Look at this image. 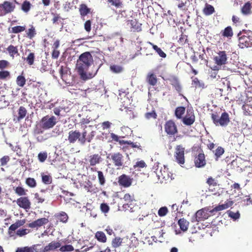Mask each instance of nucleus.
I'll use <instances>...</instances> for the list:
<instances>
[{"label":"nucleus","mask_w":252,"mask_h":252,"mask_svg":"<svg viewBox=\"0 0 252 252\" xmlns=\"http://www.w3.org/2000/svg\"><path fill=\"white\" fill-rule=\"evenodd\" d=\"M94 62L93 58L89 52H86L81 54L77 61L76 69L80 78L84 80L93 78L94 74L87 73V71Z\"/></svg>","instance_id":"nucleus-1"},{"label":"nucleus","mask_w":252,"mask_h":252,"mask_svg":"<svg viewBox=\"0 0 252 252\" xmlns=\"http://www.w3.org/2000/svg\"><path fill=\"white\" fill-rule=\"evenodd\" d=\"M211 119L216 126H226L230 122L229 115L226 112H223L220 117L217 113H212Z\"/></svg>","instance_id":"nucleus-2"},{"label":"nucleus","mask_w":252,"mask_h":252,"mask_svg":"<svg viewBox=\"0 0 252 252\" xmlns=\"http://www.w3.org/2000/svg\"><path fill=\"white\" fill-rule=\"evenodd\" d=\"M239 45L242 48L252 47V31H244V34L239 37Z\"/></svg>","instance_id":"nucleus-3"},{"label":"nucleus","mask_w":252,"mask_h":252,"mask_svg":"<svg viewBox=\"0 0 252 252\" xmlns=\"http://www.w3.org/2000/svg\"><path fill=\"white\" fill-rule=\"evenodd\" d=\"M107 158L110 159L112 164L117 169L124 165V157L120 152L110 153L107 156Z\"/></svg>","instance_id":"nucleus-4"},{"label":"nucleus","mask_w":252,"mask_h":252,"mask_svg":"<svg viewBox=\"0 0 252 252\" xmlns=\"http://www.w3.org/2000/svg\"><path fill=\"white\" fill-rule=\"evenodd\" d=\"M15 4L12 2L5 0L0 4V17L4 16L13 12L15 9Z\"/></svg>","instance_id":"nucleus-5"},{"label":"nucleus","mask_w":252,"mask_h":252,"mask_svg":"<svg viewBox=\"0 0 252 252\" xmlns=\"http://www.w3.org/2000/svg\"><path fill=\"white\" fill-rule=\"evenodd\" d=\"M165 132L169 137L174 136L178 132L177 126L174 121H166L164 126Z\"/></svg>","instance_id":"nucleus-6"},{"label":"nucleus","mask_w":252,"mask_h":252,"mask_svg":"<svg viewBox=\"0 0 252 252\" xmlns=\"http://www.w3.org/2000/svg\"><path fill=\"white\" fill-rule=\"evenodd\" d=\"M174 157L176 161L180 165L185 163V148L182 145H177L175 150Z\"/></svg>","instance_id":"nucleus-7"},{"label":"nucleus","mask_w":252,"mask_h":252,"mask_svg":"<svg viewBox=\"0 0 252 252\" xmlns=\"http://www.w3.org/2000/svg\"><path fill=\"white\" fill-rule=\"evenodd\" d=\"M56 123V119L53 116L50 117L48 115H46L41 120V126L44 129L52 128Z\"/></svg>","instance_id":"nucleus-8"},{"label":"nucleus","mask_w":252,"mask_h":252,"mask_svg":"<svg viewBox=\"0 0 252 252\" xmlns=\"http://www.w3.org/2000/svg\"><path fill=\"white\" fill-rule=\"evenodd\" d=\"M132 182L133 178L125 174L120 175L118 178L119 185L125 188L130 187Z\"/></svg>","instance_id":"nucleus-9"},{"label":"nucleus","mask_w":252,"mask_h":252,"mask_svg":"<svg viewBox=\"0 0 252 252\" xmlns=\"http://www.w3.org/2000/svg\"><path fill=\"white\" fill-rule=\"evenodd\" d=\"M195 120L194 111L192 108L188 109L186 116L182 118L183 124L186 126H191Z\"/></svg>","instance_id":"nucleus-10"},{"label":"nucleus","mask_w":252,"mask_h":252,"mask_svg":"<svg viewBox=\"0 0 252 252\" xmlns=\"http://www.w3.org/2000/svg\"><path fill=\"white\" fill-rule=\"evenodd\" d=\"M103 160L101 155L99 154H94L89 156L86 161L89 164L90 166L94 167L100 163Z\"/></svg>","instance_id":"nucleus-11"},{"label":"nucleus","mask_w":252,"mask_h":252,"mask_svg":"<svg viewBox=\"0 0 252 252\" xmlns=\"http://www.w3.org/2000/svg\"><path fill=\"white\" fill-rule=\"evenodd\" d=\"M227 55L224 51H219L217 55L214 57V60L216 64L222 65L226 64L227 62Z\"/></svg>","instance_id":"nucleus-12"},{"label":"nucleus","mask_w":252,"mask_h":252,"mask_svg":"<svg viewBox=\"0 0 252 252\" xmlns=\"http://www.w3.org/2000/svg\"><path fill=\"white\" fill-rule=\"evenodd\" d=\"M86 127L87 126H85V128H84V130L81 133V135L80 136V138L79 139V142L82 145L85 144L86 141L89 143L91 142L95 135V131H92L90 134L87 136V131L85 129Z\"/></svg>","instance_id":"nucleus-13"},{"label":"nucleus","mask_w":252,"mask_h":252,"mask_svg":"<svg viewBox=\"0 0 252 252\" xmlns=\"http://www.w3.org/2000/svg\"><path fill=\"white\" fill-rule=\"evenodd\" d=\"M16 203L19 207L27 211L31 208V202L28 197H20L17 199Z\"/></svg>","instance_id":"nucleus-14"},{"label":"nucleus","mask_w":252,"mask_h":252,"mask_svg":"<svg viewBox=\"0 0 252 252\" xmlns=\"http://www.w3.org/2000/svg\"><path fill=\"white\" fill-rule=\"evenodd\" d=\"M127 25L130 28L131 32H139L142 31V24L135 19L128 20L126 22Z\"/></svg>","instance_id":"nucleus-15"},{"label":"nucleus","mask_w":252,"mask_h":252,"mask_svg":"<svg viewBox=\"0 0 252 252\" xmlns=\"http://www.w3.org/2000/svg\"><path fill=\"white\" fill-rule=\"evenodd\" d=\"M206 164V161L205 159V156L202 151V153H199L194 158V165L196 167L202 168L204 167Z\"/></svg>","instance_id":"nucleus-16"},{"label":"nucleus","mask_w":252,"mask_h":252,"mask_svg":"<svg viewBox=\"0 0 252 252\" xmlns=\"http://www.w3.org/2000/svg\"><path fill=\"white\" fill-rule=\"evenodd\" d=\"M49 220L47 218H42L40 219H38L31 223H29L28 224V226L29 227L32 228H38V227H40L47 223H48Z\"/></svg>","instance_id":"nucleus-17"},{"label":"nucleus","mask_w":252,"mask_h":252,"mask_svg":"<svg viewBox=\"0 0 252 252\" xmlns=\"http://www.w3.org/2000/svg\"><path fill=\"white\" fill-rule=\"evenodd\" d=\"M234 202L231 200H227L224 204L219 205L218 206L214 208L210 212L213 213L214 212H219L228 208L232 206Z\"/></svg>","instance_id":"nucleus-18"},{"label":"nucleus","mask_w":252,"mask_h":252,"mask_svg":"<svg viewBox=\"0 0 252 252\" xmlns=\"http://www.w3.org/2000/svg\"><path fill=\"white\" fill-rule=\"evenodd\" d=\"M81 133L78 130H70L68 132V140L70 143H74L77 140L79 141Z\"/></svg>","instance_id":"nucleus-19"},{"label":"nucleus","mask_w":252,"mask_h":252,"mask_svg":"<svg viewBox=\"0 0 252 252\" xmlns=\"http://www.w3.org/2000/svg\"><path fill=\"white\" fill-rule=\"evenodd\" d=\"M61 246V244L59 242L52 241L48 245L46 246L43 250V252H48L57 250Z\"/></svg>","instance_id":"nucleus-20"},{"label":"nucleus","mask_w":252,"mask_h":252,"mask_svg":"<svg viewBox=\"0 0 252 252\" xmlns=\"http://www.w3.org/2000/svg\"><path fill=\"white\" fill-rule=\"evenodd\" d=\"M79 12L81 17H84L87 15L92 13L91 8H89L85 3H81L80 5Z\"/></svg>","instance_id":"nucleus-21"},{"label":"nucleus","mask_w":252,"mask_h":252,"mask_svg":"<svg viewBox=\"0 0 252 252\" xmlns=\"http://www.w3.org/2000/svg\"><path fill=\"white\" fill-rule=\"evenodd\" d=\"M6 50L10 57L12 59H13L15 57L19 56L20 55L18 46H15L12 44H10L7 47Z\"/></svg>","instance_id":"nucleus-22"},{"label":"nucleus","mask_w":252,"mask_h":252,"mask_svg":"<svg viewBox=\"0 0 252 252\" xmlns=\"http://www.w3.org/2000/svg\"><path fill=\"white\" fill-rule=\"evenodd\" d=\"M170 84L174 87L175 90L178 92L180 93L182 91V86L180 84V83L176 77H173L171 78L170 80Z\"/></svg>","instance_id":"nucleus-23"},{"label":"nucleus","mask_w":252,"mask_h":252,"mask_svg":"<svg viewBox=\"0 0 252 252\" xmlns=\"http://www.w3.org/2000/svg\"><path fill=\"white\" fill-rule=\"evenodd\" d=\"M207 218V214L202 209L197 211L195 213V221H200Z\"/></svg>","instance_id":"nucleus-24"},{"label":"nucleus","mask_w":252,"mask_h":252,"mask_svg":"<svg viewBox=\"0 0 252 252\" xmlns=\"http://www.w3.org/2000/svg\"><path fill=\"white\" fill-rule=\"evenodd\" d=\"M36 31L35 27L32 25L30 28L26 31V36L30 39H32L36 35Z\"/></svg>","instance_id":"nucleus-25"},{"label":"nucleus","mask_w":252,"mask_h":252,"mask_svg":"<svg viewBox=\"0 0 252 252\" xmlns=\"http://www.w3.org/2000/svg\"><path fill=\"white\" fill-rule=\"evenodd\" d=\"M55 217L58 220L63 223H66L67 222L68 216L64 212H61L55 215Z\"/></svg>","instance_id":"nucleus-26"},{"label":"nucleus","mask_w":252,"mask_h":252,"mask_svg":"<svg viewBox=\"0 0 252 252\" xmlns=\"http://www.w3.org/2000/svg\"><path fill=\"white\" fill-rule=\"evenodd\" d=\"M178 225L180 226V229L183 231H186L189 227V222L187 221L185 219H180L178 221Z\"/></svg>","instance_id":"nucleus-27"},{"label":"nucleus","mask_w":252,"mask_h":252,"mask_svg":"<svg viewBox=\"0 0 252 252\" xmlns=\"http://www.w3.org/2000/svg\"><path fill=\"white\" fill-rule=\"evenodd\" d=\"M68 72L70 71L67 67H64L63 66H61L59 70V73L62 80L66 83H67L66 80Z\"/></svg>","instance_id":"nucleus-28"},{"label":"nucleus","mask_w":252,"mask_h":252,"mask_svg":"<svg viewBox=\"0 0 252 252\" xmlns=\"http://www.w3.org/2000/svg\"><path fill=\"white\" fill-rule=\"evenodd\" d=\"M16 252H38L36 246L33 245L32 247H25L23 248H18Z\"/></svg>","instance_id":"nucleus-29"},{"label":"nucleus","mask_w":252,"mask_h":252,"mask_svg":"<svg viewBox=\"0 0 252 252\" xmlns=\"http://www.w3.org/2000/svg\"><path fill=\"white\" fill-rule=\"evenodd\" d=\"M214 7L211 4L206 3L204 8L203 9L204 14L209 16L215 12Z\"/></svg>","instance_id":"nucleus-30"},{"label":"nucleus","mask_w":252,"mask_h":252,"mask_svg":"<svg viewBox=\"0 0 252 252\" xmlns=\"http://www.w3.org/2000/svg\"><path fill=\"white\" fill-rule=\"evenodd\" d=\"M252 3L248 1L245 3L241 8V12L244 15H248L251 13Z\"/></svg>","instance_id":"nucleus-31"},{"label":"nucleus","mask_w":252,"mask_h":252,"mask_svg":"<svg viewBox=\"0 0 252 252\" xmlns=\"http://www.w3.org/2000/svg\"><path fill=\"white\" fill-rule=\"evenodd\" d=\"M186 108L183 106L177 107L175 111V115L177 119H181L183 118V116L185 114Z\"/></svg>","instance_id":"nucleus-32"},{"label":"nucleus","mask_w":252,"mask_h":252,"mask_svg":"<svg viewBox=\"0 0 252 252\" xmlns=\"http://www.w3.org/2000/svg\"><path fill=\"white\" fill-rule=\"evenodd\" d=\"M222 36L227 38H231L233 35L232 29L230 26H228L221 32Z\"/></svg>","instance_id":"nucleus-33"},{"label":"nucleus","mask_w":252,"mask_h":252,"mask_svg":"<svg viewBox=\"0 0 252 252\" xmlns=\"http://www.w3.org/2000/svg\"><path fill=\"white\" fill-rule=\"evenodd\" d=\"M123 199L126 202V203L123 205V207L126 209L127 207H129L128 203H131L134 200V195L128 193H126L124 196Z\"/></svg>","instance_id":"nucleus-34"},{"label":"nucleus","mask_w":252,"mask_h":252,"mask_svg":"<svg viewBox=\"0 0 252 252\" xmlns=\"http://www.w3.org/2000/svg\"><path fill=\"white\" fill-rule=\"evenodd\" d=\"M148 44L151 45L154 50L158 53V54L161 58H165L166 57V54L157 45L154 44L151 42H148Z\"/></svg>","instance_id":"nucleus-35"},{"label":"nucleus","mask_w":252,"mask_h":252,"mask_svg":"<svg viewBox=\"0 0 252 252\" xmlns=\"http://www.w3.org/2000/svg\"><path fill=\"white\" fill-rule=\"evenodd\" d=\"M25 223L24 220H19L17 221L15 223L11 224L8 228L9 232L10 231H14L16 230L18 228L22 226Z\"/></svg>","instance_id":"nucleus-36"},{"label":"nucleus","mask_w":252,"mask_h":252,"mask_svg":"<svg viewBox=\"0 0 252 252\" xmlns=\"http://www.w3.org/2000/svg\"><path fill=\"white\" fill-rule=\"evenodd\" d=\"M108 3L110 4L111 6H113L116 8H121L123 7V3L122 0H107Z\"/></svg>","instance_id":"nucleus-37"},{"label":"nucleus","mask_w":252,"mask_h":252,"mask_svg":"<svg viewBox=\"0 0 252 252\" xmlns=\"http://www.w3.org/2000/svg\"><path fill=\"white\" fill-rule=\"evenodd\" d=\"M32 7L31 3L28 0H25L21 5V10L26 13H28Z\"/></svg>","instance_id":"nucleus-38"},{"label":"nucleus","mask_w":252,"mask_h":252,"mask_svg":"<svg viewBox=\"0 0 252 252\" xmlns=\"http://www.w3.org/2000/svg\"><path fill=\"white\" fill-rule=\"evenodd\" d=\"M95 237L99 242L102 243H105L107 240L106 236L102 231H97L95 234Z\"/></svg>","instance_id":"nucleus-39"},{"label":"nucleus","mask_w":252,"mask_h":252,"mask_svg":"<svg viewBox=\"0 0 252 252\" xmlns=\"http://www.w3.org/2000/svg\"><path fill=\"white\" fill-rule=\"evenodd\" d=\"M147 80L148 83L152 86L156 85L158 81L156 75L153 73L149 74L147 76Z\"/></svg>","instance_id":"nucleus-40"},{"label":"nucleus","mask_w":252,"mask_h":252,"mask_svg":"<svg viewBox=\"0 0 252 252\" xmlns=\"http://www.w3.org/2000/svg\"><path fill=\"white\" fill-rule=\"evenodd\" d=\"M28 51H30V50H28ZM34 59H35L34 53L33 52H30L28 56L25 59V60L26 61V62L29 65H32L34 63Z\"/></svg>","instance_id":"nucleus-41"},{"label":"nucleus","mask_w":252,"mask_h":252,"mask_svg":"<svg viewBox=\"0 0 252 252\" xmlns=\"http://www.w3.org/2000/svg\"><path fill=\"white\" fill-rule=\"evenodd\" d=\"M27 113V111L26 109L24 106H20L18 111V116L17 117V120L18 121H20L21 120L24 119L26 116Z\"/></svg>","instance_id":"nucleus-42"},{"label":"nucleus","mask_w":252,"mask_h":252,"mask_svg":"<svg viewBox=\"0 0 252 252\" xmlns=\"http://www.w3.org/2000/svg\"><path fill=\"white\" fill-rule=\"evenodd\" d=\"M244 115L251 116L252 112V106L248 104H244L242 106Z\"/></svg>","instance_id":"nucleus-43"},{"label":"nucleus","mask_w":252,"mask_h":252,"mask_svg":"<svg viewBox=\"0 0 252 252\" xmlns=\"http://www.w3.org/2000/svg\"><path fill=\"white\" fill-rule=\"evenodd\" d=\"M213 152L215 154V160L217 161L219 158L224 154V150L222 147L219 146L215 151H213Z\"/></svg>","instance_id":"nucleus-44"},{"label":"nucleus","mask_w":252,"mask_h":252,"mask_svg":"<svg viewBox=\"0 0 252 252\" xmlns=\"http://www.w3.org/2000/svg\"><path fill=\"white\" fill-rule=\"evenodd\" d=\"M10 73L8 70H1L0 71V80H7L10 79Z\"/></svg>","instance_id":"nucleus-45"},{"label":"nucleus","mask_w":252,"mask_h":252,"mask_svg":"<svg viewBox=\"0 0 252 252\" xmlns=\"http://www.w3.org/2000/svg\"><path fill=\"white\" fill-rule=\"evenodd\" d=\"M16 81L18 86L23 87L26 84V79L23 75H21L17 76Z\"/></svg>","instance_id":"nucleus-46"},{"label":"nucleus","mask_w":252,"mask_h":252,"mask_svg":"<svg viewBox=\"0 0 252 252\" xmlns=\"http://www.w3.org/2000/svg\"><path fill=\"white\" fill-rule=\"evenodd\" d=\"M98 182L100 185L103 186L106 183L105 176L101 171H97Z\"/></svg>","instance_id":"nucleus-47"},{"label":"nucleus","mask_w":252,"mask_h":252,"mask_svg":"<svg viewBox=\"0 0 252 252\" xmlns=\"http://www.w3.org/2000/svg\"><path fill=\"white\" fill-rule=\"evenodd\" d=\"M25 183L28 186L32 188H35L37 185L35 180L31 177L27 178Z\"/></svg>","instance_id":"nucleus-48"},{"label":"nucleus","mask_w":252,"mask_h":252,"mask_svg":"<svg viewBox=\"0 0 252 252\" xmlns=\"http://www.w3.org/2000/svg\"><path fill=\"white\" fill-rule=\"evenodd\" d=\"M110 68L111 71L115 73H121L123 70V67L119 65H111Z\"/></svg>","instance_id":"nucleus-49"},{"label":"nucleus","mask_w":252,"mask_h":252,"mask_svg":"<svg viewBox=\"0 0 252 252\" xmlns=\"http://www.w3.org/2000/svg\"><path fill=\"white\" fill-rule=\"evenodd\" d=\"M123 239L120 237H116L112 241V246L114 248L120 247L122 243Z\"/></svg>","instance_id":"nucleus-50"},{"label":"nucleus","mask_w":252,"mask_h":252,"mask_svg":"<svg viewBox=\"0 0 252 252\" xmlns=\"http://www.w3.org/2000/svg\"><path fill=\"white\" fill-rule=\"evenodd\" d=\"M42 177V182L46 185H49L52 183V178L49 175H44L43 174L41 175Z\"/></svg>","instance_id":"nucleus-51"},{"label":"nucleus","mask_w":252,"mask_h":252,"mask_svg":"<svg viewBox=\"0 0 252 252\" xmlns=\"http://www.w3.org/2000/svg\"><path fill=\"white\" fill-rule=\"evenodd\" d=\"M157 114L155 110H152L151 112H147L145 114V117L147 120L151 119H156L157 118Z\"/></svg>","instance_id":"nucleus-52"},{"label":"nucleus","mask_w":252,"mask_h":252,"mask_svg":"<svg viewBox=\"0 0 252 252\" xmlns=\"http://www.w3.org/2000/svg\"><path fill=\"white\" fill-rule=\"evenodd\" d=\"M26 30V26H17L12 28V32L18 33L24 31Z\"/></svg>","instance_id":"nucleus-53"},{"label":"nucleus","mask_w":252,"mask_h":252,"mask_svg":"<svg viewBox=\"0 0 252 252\" xmlns=\"http://www.w3.org/2000/svg\"><path fill=\"white\" fill-rule=\"evenodd\" d=\"M59 248V250L62 252H71L74 250L73 247L71 245H64L62 247L61 246Z\"/></svg>","instance_id":"nucleus-54"},{"label":"nucleus","mask_w":252,"mask_h":252,"mask_svg":"<svg viewBox=\"0 0 252 252\" xmlns=\"http://www.w3.org/2000/svg\"><path fill=\"white\" fill-rule=\"evenodd\" d=\"M15 193L19 196H23L26 194L27 190L23 187H17L14 189Z\"/></svg>","instance_id":"nucleus-55"},{"label":"nucleus","mask_w":252,"mask_h":252,"mask_svg":"<svg viewBox=\"0 0 252 252\" xmlns=\"http://www.w3.org/2000/svg\"><path fill=\"white\" fill-rule=\"evenodd\" d=\"M206 183L208 184V185L209 187H215L217 186H219V184H218V182L212 177H209Z\"/></svg>","instance_id":"nucleus-56"},{"label":"nucleus","mask_w":252,"mask_h":252,"mask_svg":"<svg viewBox=\"0 0 252 252\" xmlns=\"http://www.w3.org/2000/svg\"><path fill=\"white\" fill-rule=\"evenodd\" d=\"M146 167H147V164L143 160L137 161L133 165L134 169L143 168Z\"/></svg>","instance_id":"nucleus-57"},{"label":"nucleus","mask_w":252,"mask_h":252,"mask_svg":"<svg viewBox=\"0 0 252 252\" xmlns=\"http://www.w3.org/2000/svg\"><path fill=\"white\" fill-rule=\"evenodd\" d=\"M188 42V36L184 34H182L178 40L179 45L182 46L185 45Z\"/></svg>","instance_id":"nucleus-58"},{"label":"nucleus","mask_w":252,"mask_h":252,"mask_svg":"<svg viewBox=\"0 0 252 252\" xmlns=\"http://www.w3.org/2000/svg\"><path fill=\"white\" fill-rule=\"evenodd\" d=\"M37 157L40 162H43L47 158V153L46 152H40L38 154Z\"/></svg>","instance_id":"nucleus-59"},{"label":"nucleus","mask_w":252,"mask_h":252,"mask_svg":"<svg viewBox=\"0 0 252 252\" xmlns=\"http://www.w3.org/2000/svg\"><path fill=\"white\" fill-rule=\"evenodd\" d=\"M168 212V210L167 208L165 206L159 208V209L158 211V215L160 217H164L165 216L167 213Z\"/></svg>","instance_id":"nucleus-60"},{"label":"nucleus","mask_w":252,"mask_h":252,"mask_svg":"<svg viewBox=\"0 0 252 252\" xmlns=\"http://www.w3.org/2000/svg\"><path fill=\"white\" fill-rule=\"evenodd\" d=\"M84 189L89 192H92L94 191V186L92 182L88 181L86 183V185L84 186Z\"/></svg>","instance_id":"nucleus-61"},{"label":"nucleus","mask_w":252,"mask_h":252,"mask_svg":"<svg viewBox=\"0 0 252 252\" xmlns=\"http://www.w3.org/2000/svg\"><path fill=\"white\" fill-rule=\"evenodd\" d=\"M30 232V230L28 229H20L17 231L16 234L17 235L22 237L28 234Z\"/></svg>","instance_id":"nucleus-62"},{"label":"nucleus","mask_w":252,"mask_h":252,"mask_svg":"<svg viewBox=\"0 0 252 252\" xmlns=\"http://www.w3.org/2000/svg\"><path fill=\"white\" fill-rule=\"evenodd\" d=\"M192 78V85L196 87H201L204 85L203 83H201L197 77H191Z\"/></svg>","instance_id":"nucleus-63"},{"label":"nucleus","mask_w":252,"mask_h":252,"mask_svg":"<svg viewBox=\"0 0 252 252\" xmlns=\"http://www.w3.org/2000/svg\"><path fill=\"white\" fill-rule=\"evenodd\" d=\"M242 201L244 202V204L247 205H252V197L251 195H247L245 196V198H244Z\"/></svg>","instance_id":"nucleus-64"}]
</instances>
